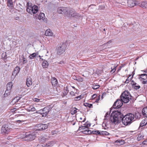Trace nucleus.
<instances>
[{
    "label": "nucleus",
    "mask_w": 147,
    "mask_h": 147,
    "mask_svg": "<svg viewBox=\"0 0 147 147\" xmlns=\"http://www.w3.org/2000/svg\"><path fill=\"white\" fill-rule=\"evenodd\" d=\"M123 117L122 113L120 111H115L111 115L110 118L111 122L116 124L120 122L121 120L122 123L125 125L130 124L134 119V115L132 113H128Z\"/></svg>",
    "instance_id": "f257e3e1"
},
{
    "label": "nucleus",
    "mask_w": 147,
    "mask_h": 147,
    "mask_svg": "<svg viewBox=\"0 0 147 147\" xmlns=\"http://www.w3.org/2000/svg\"><path fill=\"white\" fill-rule=\"evenodd\" d=\"M26 11L31 14H35L38 11V9L37 6L34 5L32 6L31 3L27 2L26 4Z\"/></svg>",
    "instance_id": "f03ea898"
},
{
    "label": "nucleus",
    "mask_w": 147,
    "mask_h": 147,
    "mask_svg": "<svg viewBox=\"0 0 147 147\" xmlns=\"http://www.w3.org/2000/svg\"><path fill=\"white\" fill-rule=\"evenodd\" d=\"M66 14V16L69 18L75 17L79 18L81 17L79 14L77 13L74 9L68 7Z\"/></svg>",
    "instance_id": "7ed1b4c3"
},
{
    "label": "nucleus",
    "mask_w": 147,
    "mask_h": 147,
    "mask_svg": "<svg viewBox=\"0 0 147 147\" xmlns=\"http://www.w3.org/2000/svg\"><path fill=\"white\" fill-rule=\"evenodd\" d=\"M121 99L125 103H128L131 99V96L127 91H125L122 93L120 96Z\"/></svg>",
    "instance_id": "20e7f679"
},
{
    "label": "nucleus",
    "mask_w": 147,
    "mask_h": 147,
    "mask_svg": "<svg viewBox=\"0 0 147 147\" xmlns=\"http://www.w3.org/2000/svg\"><path fill=\"white\" fill-rule=\"evenodd\" d=\"M36 137L34 134L26 133L24 134V137L23 138H25L24 140L28 141H31L34 140Z\"/></svg>",
    "instance_id": "39448f33"
},
{
    "label": "nucleus",
    "mask_w": 147,
    "mask_h": 147,
    "mask_svg": "<svg viewBox=\"0 0 147 147\" xmlns=\"http://www.w3.org/2000/svg\"><path fill=\"white\" fill-rule=\"evenodd\" d=\"M66 47V45L65 43H63L59 46L57 49V54L60 55L65 52V49Z\"/></svg>",
    "instance_id": "423d86ee"
},
{
    "label": "nucleus",
    "mask_w": 147,
    "mask_h": 147,
    "mask_svg": "<svg viewBox=\"0 0 147 147\" xmlns=\"http://www.w3.org/2000/svg\"><path fill=\"white\" fill-rule=\"evenodd\" d=\"M138 78L143 84L147 83V74H142L139 75Z\"/></svg>",
    "instance_id": "0eeeda50"
},
{
    "label": "nucleus",
    "mask_w": 147,
    "mask_h": 147,
    "mask_svg": "<svg viewBox=\"0 0 147 147\" xmlns=\"http://www.w3.org/2000/svg\"><path fill=\"white\" fill-rule=\"evenodd\" d=\"M68 7H59L57 9V12L59 13L64 14L66 16Z\"/></svg>",
    "instance_id": "6e6552de"
},
{
    "label": "nucleus",
    "mask_w": 147,
    "mask_h": 147,
    "mask_svg": "<svg viewBox=\"0 0 147 147\" xmlns=\"http://www.w3.org/2000/svg\"><path fill=\"white\" fill-rule=\"evenodd\" d=\"M123 102L121 99L117 100L113 104V107L116 109H119L123 105Z\"/></svg>",
    "instance_id": "1a4fd4ad"
},
{
    "label": "nucleus",
    "mask_w": 147,
    "mask_h": 147,
    "mask_svg": "<svg viewBox=\"0 0 147 147\" xmlns=\"http://www.w3.org/2000/svg\"><path fill=\"white\" fill-rule=\"evenodd\" d=\"M10 128L7 125H4L1 129V131L3 133L8 134L10 131Z\"/></svg>",
    "instance_id": "9d476101"
},
{
    "label": "nucleus",
    "mask_w": 147,
    "mask_h": 147,
    "mask_svg": "<svg viewBox=\"0 0 147 147\" xmlns=\"http://www.w3.org/2000/svg\"><path fill=\"white\" fill-rule=\"evenodd\" d=\"M52 107L50 105L45 107L43 109V117H45L51 109Z\"/></svg>",
    "instance_id": "9b49d317"
},
{
    "label": "nucleus",
    "mask_w": 147,
    "mask_h": 147,
    "mask_svg": "<svg viewBox=\"0 0 147 147\" xmlns=\"http://www.w3.org/2000/svg\"><path fill=\"white\" fill-rule=\"evenodd\" d=\"M127 3L129 7H132L135 5H138L139 3L135 0H128Z\"/></svg>",
    "instance_id": "f8f14e48"
},
{
    "label": "nucleus",
    "mask_w": 147,
    "mask_h": 147,
    "mask_svg": "<svg viewBox=\"0 0 147 147\" xmlns=\"http://www.w3.org/2000/svg\"><path fill=\"white\" fill-rule=\"evenodd\" d=\"M92 133L94 134H99L101 135H108L109 134V133L106 131H93Z\"/></svg>",
    "instance_id": "ddd939ff"
},
{
    "label": "nucleus",
    "mask_w": 147,
    "mask_h": 147,
    "mask_svg": "<svg viewBox=\"0 0 147 147\" xmlns=\"http://www.w3.org/2000/svg\"><path fill=\"white\" fill-rule=\"evenodd\" d=\"M20 70V68L18 66H17L15 68L14 71L13 72L12 75L11 76V78H13V79H14L15 77L18 74Z\"/></svg>",
    "instance_id": "4468645a"
},
{
    "label": "nucleus",
    "mask_w": 147,
    "mask_h": 147,
    "mask_svg": "<svg viewBox=\"0 0 147 147\" xmlns=\"http://www.w3.org/2000/svg\"><path fill=\"white\" fill-rule=\"evenodd\" d=\"M37 127L39 130H42L47 128L48 125L46 124H39L37 125Z\"/></svg>",
    "instance_id": "2eb2a0df"
},
{
    "label": "nucleus",
    "mask_w": 147,
    "mask_h": 147,
    "mask_svg": "<svg viewBox=\"0 0 147 147\" xmlns=\"http://www.w3.org/2000/svg\"><path fill=\"white\" fill-rule=\"evenodd\" d=\"M131 84L132 85L133 87L136 90L138 89L140 87V85L133 80L131 81Z\"/></svg>",
    "instance_id": "dca6fc26"
},
{
    "label": "nucleus",
    "mask_w": 147,
    "mask_h": 147,
    "mask_svg": "<svg viewBox=\"0 0 147 147\" xmlns=\"http://www.w3.org/2000/svg\"><path fill=\"white\" fill-rule=\"evenodd\" d=\"M138 5L139 6L143 8L147 9V2L145 1L139 3Z\"/></svg>",
    "instance_id": "f3484780"
},
{
    "label": "nucleus",
    "mask_w": 147,
    "mask_h": 147,
    "mask_svg": "<svg viewBox=\"0 0 147 147\" xmlns=\"http://www.w3.org/2000/svg\"><path fill=\"white\" fill-rule=\"evenodd\" d=\"M27 111L28 112L34 111H35V108L32 105H28L26 109Z\"/></svg>",
    "instance_id": "a211bd4d"
},
{
    "label": "nucleus",
    "mask_w": 147,
    "mask_h": 147,
    "mask_svg": "<svg viewBox=\"0 0 147 147\" xmlns=\"http://www.w3.org/2000/svg\"><path fill=\"white\" fill-rule=\"evenodd\" d=\"M26 84L28 87H29L32 84V78L29 77L27 79Z\"/></svg>",
    "instance_id": "6ab92c4d"
},
{
    "label": "nucleus",
    "mask_w": 147,
    "mask_h": 147,
    "mask_svg": "<svg viewBox=\"0 0 147 147\" xmlns=\"http://www.w3.org/2000/svg\"><path fill=\"white\" fill-rule=\"evenodd\" d=\"M147 124V119H145L142 120L140 125V127H142Z\"/></svg>",
    "instance_id": "aec40b11"
},
{
    "label": "nucleus",
    "mask_w": 147,
    "mask_h": 147,
    "mask_svg": "<svg viewBox=\"0 0 147 147\" xmlns=\"http://www.w3.org/2000/svg\"><path fill=\"white\" fill-rule=\"evenodd\" d=\"M55 143V142L53 141H49L45 145V147H51Z\"/></svg>",
    "instance_id": "412c9836"
},
{
    "label": "nucleus",
    "mask_w": 147,
    "mask_h": 147,
    "mask_svg": "<svg viewBox=\"0 0 147 147\" xmlns=\"http://www.w3.org/2000/svg\"><path fill=\"white\" fill-rule=\"evenodd\" d=\"M45 35L46 36H51L53 35V33L50 30H47L45 31Z\"/></svg>",
    "instance_id": "4be33fe9"
},
{
    "label": "nucleus",
    "mask_w": 147,
    "mask_h": 147,
    "mask_svg": "<svg viewBox=\"0 0 147 147\" xmlns=\"http://www.w3.org/2000/svg\"><path fill=\"white\" fill-rule=\"evenodd\" d=\"M69 86H67L65 88H64V90L63 92V94L65 96L67 95L68 92L69 91V90H71V89L70 88Z\"/></svg>",
    "instance_id": "5701e85b"
},
{
    "label": "nucleus",
    "mask_w": 147,
    "mask_h": 147,
    "mask_svg": "<svg viewBox=\"0 0 147 147\" xmlns=\"http://www.w3.org/2000/svg\"><path fill=\"white\" fill-rule=\"evenodd\" d=\"M142 113L144 116L147 117V107H144L143 109Z\"/></svg>",
    "instance_id": "b1692460"
},
{
    "label": "nucleus",
    "mask_w": 147,
    "mask_h": 147,
    "mask_svg": "<svg viewBox=\"0 0 147 147\" xmlns=\"http://www.w3.org/2000/svg\"><path fill=\"white\" fill-rule=\"evenodd\" d=\"M7 5L10 8H12L13 7V2L12 0H8L7 1Z\"/></svg>",
    "instance_id": "393cba45"
},
{
    "label": "nucleus",
    "mask_w": 147,
    "mask_h": 147,
    "mask_svg": "<svg viewBox=\"0 0 147 147\" xmlns=\"http://www.w3.org/2000/svg\"><path fill=\"white\" fill-rule=\"evenodd\" d=\"M13 83L10 82L8 83L7 85V89L11 90L13 86Z\"/></svg>",
    "instance_id": "a878e982"
},
{
    "label": "nucleus",
    "mask_w": 147,
    "mask_h": 147,
    "mask_svg": "<svg viewBox=\"0 0 147 147\" xmlns=\"http://www.w3.org/2000/svg\"><path fill=\"white\" fill-rule=\"evenodd\" d=\"M115 142L118 143L117 145H120L123 144L125 143V141L123 140H118L116 141Z\"/></svg>",
    "instance_id": "bb28decb"
},
{
    "label": "nucleus",
    "mask_w": 147,
    "mask_h": 147,
    "mask_svg": "<svg viewBox=\"0 0 147 147\" xmlns=\"http://www.w3.org/2000/svg\"><path fill=\"white\" fill-rule=\"evenodd\" d=\"M53 85H55L58 83L57 79L55 78H52L51 82Z\"/></svg>",
    "instance_id": "cd10ccee"
},
{
    "label": "nucleus",
    "mask_w": 147,
    "mask_h": 147,
    "mask_svg": "<svg viewBox=\"0 0 147 147\" xmlns=\"http://www.w3.org/2000/svg\"><path fill=\"white\" fill-rule=\"evenodd\" d=\"M37 55V53H34L30 55L29 56V58L31 59H34L36 55Z\"/></svg>",
    "instance_id": "c85d7f7f"
},
{
    "label": "nucleus",
    "mask_w": 147,
    "mask_h": 147,
    "mask_svg": "<svg viewBox=\"0 0 147 147\" xmlns=\"http://www.w3.org/2000/svg\"><path fill=\"white\" fill-rule=\"evenodd\" d=\"M141 115L138 112L135 113L134 116V118L140 119L141 118Z\"/></svg>",
    "instance_id": "c756f323"
},
{
    "label": "nucleus",
    "mask_w": 147,
    "mask_h": 147,
    "mask_svg": "<svg viewBox=\"0 0 147 147\" xmlns=\"http://www.w3.org/2000/svg\"><path fill=\"white\" fill-rule=\"evenodd\" d=\"M1 58L4 60L6 59L7 58L6 53L5 52H3L1 54Z\"/></svg>",
    "instance_id": "7c9ffc66"
},
{
    "label": "nucleus",
    "mask_w": 147,
    "mask_h": 147,
    "mask_svg": "<svg viewBox=\"0 0 147 147\" xmlns=\"http://www.w3.org/2000/svg\"><path fill=\"white\" fill-rule=\"evenodd\" d=\"M42 65L43 67H47L48 65V63L47 61H44L43 62Z\"/></svg>",
    "instance_id": "2f4dec72"
},
{
    "label": "nucleus",
    "mask_w": 147,
    "mask_h": 147,
    "mask_svg": "<svg viewBox=\"0 0 147 147\" xmlns=\"http://www.w3.org/2000/svg\"><path fill=\"white\" fill-rule=\"evenodd\" d=\"M78 109L75 107L73 108L71 110V113L72 115H74L77 112V110Z\"/></svg>",
    "instance_id": "473e14b6"
},
{
    "label": "nucleus",
    "mask_w": 147,
    "mask_h": 147,
    "mask_svg": "<svg viewBox=\"0 0 147 147\" xmlns=\"http://www.w3.org/2000/svg\"><path fill=\"white\" fill-rule=\"evenodd\" d=\"M131 75H129V76L128 78L126 79V81H125V83H128L131 80V79L133 78V76L132 77H131Z\"/></svg>",
    "instance_id": "72a5a7b5"
},
{
    "label": "nucleus",
    "mask_w": 147,
    "mask_h": 147,
    "mask_svg": "<svg viewBox=\"0 0 147 147\" xmlns=\"http://www.w3.org/2000/svg\"><path fill=\"white\" fill-rule=\"evenodd\" d=\"M11 90H8L6 89V90L5 91V93L4 94L5 97L7 96L10 94V92Z\"/></svg>",
    "instance_id": "f704fd0d"
},
{
    "label": "nucleus",
    "mask_w": 147,
    "mask_h": 147,
    "mask_svg": "<svg viewBox=\"0 0 147 147\" xmlns=\"http://www.w3.org/2000/svg\"><path fill=\"white\" fill-rule=\"evenodd\" d=\"M22 59H20L21 61H22L23 62H22L23 64H25L26 63L27 61V60L26 59V58L24 57V55H22Z\"/></svg>",
    "instance_id": "c9c22d12"
},
{
    "label": "nucleus",
    "mask_w": 147,
    "mask_h": 147,
    "mask_svg": "<svg viewBox=\"0 0 147 147\" xmlns=\"http://www.w3.org/2000/svg\"><path fill=\"white\" fill-rule=\"evenodd\" d=\"M45 18V14L43 13H40L39 15V19L43 20Z\"/></svg>",
    "instance_id": "e433bc0d"
},
{
    "label": "nucleus",
    "mask_w": 147,
    "mask_h": 147,
    "mask_svg": "<svg viewBox=\"0 0 147 147\" xmlns=\"http://www.w3.org/2000/svg\"><path fill=\"white\" fill-rule=\"evenodd\" d=\"M144 136L143 135L140 134L138 135L137 138V139L138 141H140L143 138Z\"/></svg>",
    "instance_id": "4c0bfd02"
},
{
    "label": "nucleus",
    "mask_w": 147,
    "mask_h": 147,
    "mask_svg": "<svg viewBox=\"0 0 147 147\" xmlns=\"http://www.w3.org/2000/svg\"><path fill=\"white\" fill-rule=\"evenodd\" d=\"M100 86L99 85H93V86L92 87V88L94 90H96Z\"/></svg>",
    "instance_id": "58836bf2"
},
{
    "label": "nucleus",
    "mask_w": 147,
    "mask_h": 147,
    "mask_svg": "<svg viewBox=\"0 0 147 147\" xmlns=\"http://www.w3.org/2000/svg\"><path fill=\"white\" fill-rule=\"evenodd\" d=\"M84 105L85 106L88 107L90 108H91L92 105V104H89L87 103H85Z\"/></svg>",
    "instance_id": "ea45409f"
},
{
    "label": "nucleus",
    "mask_w": 147,
    "mask_h": 147,
    "mask_svg": "<svg viewBox=\"0 0 147 147\" xmlns=\"http://www.w3.org/2000/svg\"><path fill=\"white\" fill-rule=\"evenodd\" d=\"M86 129V127L85 126H82L79 127L78 130H84L85 129Z\"/></svg>",
    "instance_id": "a19ab883"
},
{
    "label": "nucleus",
    "mask_w": 147,
    "mask_h": 147,
    "mask_svg": "<svg viewBox=\"0 0 147 147\" xmlns=\"http://www.w3.org/2000/svg\"><path fill=\"white\" fill-rule=\"evenodd\" d=\"M81 95H80L79 96H77L74 98V100L75 101L81 99Z\"/></svg>",
    "instance_id": "79ce46f5"
},
{
    "label": "nucleus",
    "mask_w": 147,
    "mask_h": 147,
    "mask_svg": "<svg viewBox=\"0 0 147 147\" xmlns=\"http://www.w3.org/2000/svg\"><path fill=\"white\" fill-rule=\"evenodd\" d=\"M33 100L34 101V102H39V101H40V102H42V99H38V98H34L33 99Z\"/></svg>",
    "instance_id": "37998d69"
},
{
    "label": "nucleus",
    "mask_w": 147,
    "mask_h": 147,
    "mask_svg": "<svg viewBox=\"0 0 147 147\" xmlns=\"http://www.w3.org/2000/svg\"><path fill=\"white\" fill-rule=\"evenodd\" d=\"M116 66H114L113 68L111 67V72L113 73L115 72L116 70Z\"/></svg>",
    "instance_id": "c03bdc74"
},
{
    "label": "nucleus",
    "mask_w": 147,
    "mask_h": 147,
    "mask_svg": "<svg viewBox=\"0 0 147 147\" xmlns=\"http://www.w3.org/2000/svg\"><path fill=\"white\" fill-rule=\"evenodd\" d=\"M37 112L38 113H39L41 114L42 115V117H43V113H44V112H43L42 109H41L39 110Z\"/></svg>",
    "instance_id": "a18cd8bd"
},
{
    "label": "nucleus",
    "mask_w": 147,
    "mask_h": 147,
    "mask_svg": "<svg viewBox=\"0 0 147 147\" xmlns=\"http://www.w3.org/2000/svg\"><path fill=\"white\" fill-rule=\"evenodd\" d=\"M76 80L79 82H82L83 81L82 78L80 77H78L76 79Z\"/></svg>",
    "instance_id": "49530a36"
},
{
    "label": "nucleus",
    "mask_w": 147,
    "mask_h": 147,
    "mask_svg": "<svg viewBox=\"0 0 147 147\" xmlns=\"http://www.w3.org/2000/svg\"><path fill=\"white\" fill-rule=\"evenodd\" d=\"M70 94L71 96H76L75 94L74 93V92L73 91H71L70 93Z\"/></svg>",
    "instance_id": "de8ad7c7"
},
{
    "label": "nucleus",
    "mask_w": 147,
    "mask_h": 147,
    "mask_svg": "<svg viewBox=\"0 0 147 147\" xmlns=\"http://www.w3.org/2000/svg\"><path fill=\"white\" fill-rule=\"evenodd\" d=\"M142 144L144 145H147V140H145L144 141H143Z\"/></svg>",
    "instance_id": "09e8293b"
},
{
    "label": "nucleus",
    "mask_w": 147,
    "mask_h": 147,
    "mask_svg": "<svg viewBox=\"0 0 147 147\" xmlns=\"http://www.w3.org/2000/svg\"><path fill=\"white\" fill-rule=\"evenodd\" d=\"M57 133V131H53L51 132L52 134L53 135L56 134Z\"/></svg>",
    "instance_id": "8fccbe9b"
},
{
    "label": "nucleus",
    "mask_w": 147,
    "mask_h": 147,
    "mask_svg": "<svg viewBox=\"0 0 147 147\" xmlns=\"http://www.w3.org/2000/svg\"><path fill=\"white\" fill-rule=\"evenodd\" d=\"M123 66V65H120V67H119V69H118V70H117V72H118L120 70H121V68Z\"/></svg>",
    "instance_id": "3c124183"
},
{
    "label": "nucleus",
    "mask_w": 147,
    "mask_h": 147,
    "mask_svg": "<svg viewBox=\"0 0 147 147\" xmlns=\"http://www.w3.org/2000/svg\"><path fill=\"white\" fill-rule=\"evenodd\" d=\"M83 133L85 134H88V132L87 129H85L83 131Z\"/></svg>",
    "instance_id": "603ef678"
},
{
    "label": "nucleus",
    "mask_w": 147,
    "mask_h": 147,
    "mask_svg": "<svg viewBox=\"0 0 147 147\" xmlns=\"http://www.w3.org/2000/svg\"><path fill=\"white\" fill-rule=\"evenodd\" d=\"M85 126L86 127V129H88L89 127L90 126V124L89 123H87L86 125Z\"/></svg>",
    "instance_id": "864d4df0"
},
{
    "label": "nucleus",
    "mask_w": 147,
    "mask_h": 147,
    "mask_svg": "<svg viewBox=\"0 0 147 147\" xmlns=\"http://www.w3.org/2000/svg\"><path fill=\"white\" fill-rule=\"evenodd\" d=\"M99 9H103L105 8V6L103 5L100 6H99Z\"/></svg>",
    "instance_id": "5fc2aeb1"
},
{
    "label": "nucleus",
    "mask_w": 147,
    "mask_h": 147,
    "mask_svg": "<svg viewBox=\"0 0 147 147\" xmlns=\"http://www.w3.org/2000/svg\"><path fill=\"white\" fill-rule=\"evenodd\" d=\"M16 122L18 123H22L24 122V121L20 120H18L16 121Z\"/></svg>",
    "instance_id": "6e6d98bb"
},
{
    "label": "nucleus",
    "mask_w": 147,
    "mask_h": 147,
    "mask_svg": "<svg viewBox=\"0 0 147 147\" xmlns=\"http://www.w3.org/2000/svg\"><path fill=\"white\" fill-rule=\"evenodd\" d=\"M44 138H43V137H42V138L40 137L39 138V140H40V139H41V140H40L42 141V142H43L44 141Z\"/></svg>",
    "instance_id": "4d7b16f0"
},
{
    "label": "nucleus",
    "mask_w": 147,
    "mask_h": 147,
    "mask_svg": "<svg viewBox=\"0 0 147 147\" xmlns=\"http://www.w3.org/2000/svg\"><path fill=\"white\" fill-rule=\"evenodd\" d=\"M109 113L107 112L106 114L105 115V117H108L109 116Z\"/></svg>",
    "instance_id": "13d9d810"
},
{
    "label": "nucleus",
    "mask_w": 147,
    "mask_h": 147,
    "mask_svg": "<svg viewBox=\"0 0 147 147\" xmlns=\"http://www.w3.org/2000/svg\"><path fill=\"white\" fill-rule=\"evenodd\" d=\"M96 95L95 94H93L92 96V99L96 97Z\"/></svg>",
    "instance_id": "bf43d9fd"
},
{
    "label": "nucleus",
    "mask_w": 147,
    "mask_h": 147,
    "mask_svg": "<svg viewBox=\"0 0 147 147\" xmlns=\"http://www.w3.org/2000/svg\"><path fill=\"white\" fill-rule=\"evenodd\" d=\"M87 130L88 132V134H89L92 133V131L91 130L88 129H87Z\"/></svg>",
    "instance_id": "052dcab7"
},
{
    "label": "nucleus",
    "mask_w": 147,
    "mask_h": 147,
    "mask_svg": "<svg viewBox=\"0 0 147 147\" xmlns=\"http://www.w3.org/2000/svg\"><path fill=\"white\" fill-rule=\"evenodd\" d=\"M19 17H17L15 18V19L16 20H19Z\"/></svg>",
    "instance_id": "680f3d73"
},
{
    "label": "nucleus",
    "mask_w": 147,
    "mask_h": 147,
    "mask_svg": "<svg viewBox=\"0 0 147 147\" xmlns=\"http://www.w3.org/2000/svg\"><path fill=\"white\" fill-rule=\"evenodd\" d=\"M37 147H43V146L42 145H38L37 146Z\"/></svg>",
    "instance_id": "e2e57ef3"
},
{
    "label": "nucleus",
    "mask_w": 147,
    "mask_h": 147,
    "mask_svg": "<svg viewBox=\"0 0 147 147\" xmlns=\"http://www.w3.org/2000/svg\"><path fill=\"white\" fill-rule=\"evenodd\" d=\"M70 87H71L70 88L71 89V90H72V89H71V88H73L74 89H75V87H74V86H70Z\"/></svg>",
    "instance_id": "0e129e2a"
},
{
    "label": "nucleus",
    "mask_w": 147,
    "mask_h": 147,
    "mask_svg": "<svg viewBox=\"0 0 147 147\" xmlns=\"http://www.w3.org/2000/svg\"><path fill=\"white\" fill-rule=\"evenodd\" d=\"M85 120H86V119L85 118L84 120L82 121V122H84L85 121Z\"/></svg>",
    "instance_id": "69168bd1"
},
{
    "label": "nucleus",
    "mask_w": 147,
    "mask_h": 147,
    "mask_svg": "<svg viewBox=\"0 0 147 147\" xmlns=\"http://www.w3.org/2000/svg\"><path fill=\"white\" fill-rule=\"evenodd\" d=\"M111 42V41H109L107 43H110Z\"/></svg>",
    "instance_id": "338daca9"
},
{
    "label": "nucleus",
    "mask_w": 147,
    "mask_h": 147,
    "mask_svg": "<svg viewBox=\"0 0 147 147\" xmlns=\"http://www.w3.org/2000/svg\"><path fill=\"white\" fill-rule=\"evenodd\" d=\"M87 123H86L84 124V125H85V126H86V125H87Z\"/></svg>",
    "instance_id": "774afa93"
}]
</instances>
